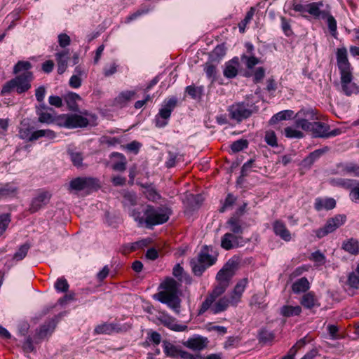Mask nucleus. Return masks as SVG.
Wrapping results in <instances>:
<instances>
[{"label": "nucleus", "mask_w": 359, "mask_h": 359, "mask_svg": "<svg viewBox=\"0 0 359 359\" xmlns=\"http://www.w3.org/2000/svg\"><path fill=\"white\" fill-rule=\"evenodd\" d=\"M177 282L172 278H168L161 284L163 291L158 292L156 299L163 304H167L175 313H180L181 300L178 296Z\"/></svg>", "instance_id": "1"}, {"label": "nucleus", "mask_w": 359, "mask_h": 359, "mask_svg": "<svg viewBox=\"0 0 359 359\" xmlns=\"http://www.w3.org/2000/svg\"><path fill=\"white\" fill-rule=\"evenodd\" d=\"M296 126L305 131H310L314 137L328 138L335 137L341 134L339 128L330 130V126L319 121H308L306 118H299L295 121Z\"/></svg>", "instance_id": "2"}, {"label": "nucleus", "mask_w": 359, "mask_h": 359, "mask_svg": "<svg viewBox=\"0 0 359 359\" xmlns=\"http://www.w3.org/2000/svg\"><path fill=\"white\" fill-rule=\"evenodd\" d=\"M171 214L172 210L169 208H155L147 205L144 210V215L146 217L145 227L151 229L154 226L167 222Z\"/></svg>", "instance_id": "3"}, {"label": "nucleus", "mask_w": 359, "mask_h": 359, "mask_svg": "<svg viewBox=\"0 0 359 359\" xmlns=\"http://www.w3.org/2000/svg\"><path fill=\"white\" fill-rule=\"evenodd\" d=\"M33 79L34 76L32 72H22L4 84L1 89V94H8L13 90L18 94H22L31 88V82Z\"/></svg>", "instance_id": "4"}, {"label": "nucleus", "mask_w": 359, "mask_h": 359, "mask_svg": "<svg viewBox=\"0 0 359 359\" xmlns=\"http://www.w3.org/2000/svg\"><path fill=\"white\" fill-rule=\"evenodd\" d=\"M228 112L231 119L237 123H241L250 117L253 114V110L252 109V105L248 102H241L231 105L228 109Z\"/></svg>", "instance_id": "5"}, {"label": "nucleus", "mask_w": 359, "mask_h": 359, "mask_svg": "<svg viewBox=\"0 0 359 359\" xmlns=\"http://www.w3.org/2000/svg\"><path fill=\"white\" fill-rule=\"evenodd\" d=\"M100 188L98 180L93 177H76L68 185L69 191H81L83 190H97Z\"/></svg>", "instance_id": "6"}, {"label": "nucleus", "mask_w": 359, "mask_h": 359, "mask_svg": "<svg viewBox=\"0 0 359 359\" xmlns=\"http://www.w3.org/2000/svg\"><path fill=\"white\" fill-rule=\"evenodd\" d=\"M346 216L345 215H336L333 217L328 218L324 226L319 228L316 231L318 238H321L336 231L345 224Z\"/></svg>", "instance_id": "7"}, {"label": "nucleus", "mask_w": 359, "mask_h": 359, "mask_svg": "<svg viewBox=\"0 0 359 359\" xmlns=\"http://www.w3.org/2000/svg\"><path fill=\"white\" fill-rule=\"evenodd\" d=\"M177 99L172 97L165 101L163 106L159 110L158 116L156 117V126L158 128L165 127L168 124L166 121L170 117L171 113L176 107Z\"/></svg>", "instance_id": "8"}, {"label": "nucleus", "mask_w": 359, "mask_h": 359, "mask_svg": "<svg viewBox=\"0 0 359 359\" xmlns=\"http://www.w3.org/2000/svg\"><path fill=\"white\" fill-rule=\"evenodd\" d=\"M238 267V262L236 259L232 258L229 259L223 267L218 271L216 276L217 280L229 285L230 280L234 276Z\"/></svg>", "instance_id": "9"}, {"label": "nucleus", "mask_w": 359, "mask_h": 359, "mask_svg": "<svg viewBox=\"0 0 359 359\" xmlns=\"http://www.w3.org/2000/svg\"><path fill=\"white\" fill-rule=\"evenodd\" d=\"M323 1L313 2L307 4H293V9L296 12L302 13H309L315 19H320L325 16L326 13L321 11L320 8L323 7Z\"/></svg>", "instance_id": "10"}, {"label": "nucleus", "mask_w": 359, "mask_h": 359, "mask_svg": "<svg viewBox=\"0 0 359 359\" xmlns=\"http://www.w3.org/2000/svg\"><path fill=\"white\" fill-rule=\"evenodd\" d=\"M228 287L229 285L221 282H218V284L215 287L212 292L208 295L205 301L202 303L201 308L198 310V315H201L207 311L215 299L222 295Z\"/></svg>", "instance_id": "11"}, {"label": "nucleus", "mask_w": 359, "mask_h": 359, "mask_svg": "<svg viewBox=\"0 0 359 359\" xmlns=\"http://www.w3.org/2000/svg\"><path fill=\"white\" fill-rule=\"evenodd\" d=\"M163 348L165 354L168 357L177 358V356H180L184 359H194L192 354L182 351L180 347L175 346L168 341H163Z\"/></svg>", "instance_id": "12"}, {"label": "nucleus", "mask_w": 359, "mask_h": 359, "mask_svg": "<svg viewBox=\"0 0 359 359\" xmlns=\"http://www.w3.org/2000/svg\"><path fill=\"white\" fill-rule=\"evenodd\" d=\"M60 118L64 120L62 126L67 128L86 127L89 123L86 118L78 114L62 115Z\"/></svg>", "instance_id": "13"}, {"label": "nucleus", "mask_w": 359, "mask_h": 359, "mask_svg": "<svg viewBox=\"0 0 359 359\" xmlns=\"http://www.w3.org/2000/svg\"><path fill=\"white\" fill-rule=\"evenodd\" d=\"M242 236L226 233L221 239V247L226 250L237 248L243 244Z\"/></svg>", "instance_id": "14"}, {"label": "nucleus", "mask_w": 359, "mask_h": 359, "mask_svg": "<svg viewBox=\"0 0 359 359\" xmlns=\"http://www.w3.org/2000/svg\"><path fill=\"white\" fill-rule=\"evenodd\" d=\"M340 74L342 92L347 96L357 93L358 88L355 83L352 82L353 76L351 72L342 73Z\"/></svg>", "instance_id": "15"}, {"label": "nucleus", "mask_w": 359, "mask_h": 359, "mask_svg": "<svg viewBox=\"0 0 359 359\" xmlns=\"http://www.w3.org/2000/svg\"><path fill=\"white\" fill-rule=\"evenodd\" d=\"M58 322L57 317L55 316L48 321L45 322L39 330H36L35 339L41 340L46 337L50 336L56 327Z\"/></svg>", "instance_id": "16"}, {"label": "nucleus", "mask_w": 359, "mask_h": 359, "mask_svg": "<svg viewBox=\"0 0 359 359\" xmlns=\"http://www.w3.org/2000/svg\"><path fill=\"white\" fill-rule=\"evenodd\" d=\"M51 194L48 191L40 192L32 199L29 207V211L32 213L37 212L48 203Z\"/></svg>", "instance_id": "17"}, {"label": "nucleus", "mask_w": 359, "mask_h": 359, "mask_svg": "<svg viewBox=\"0 0 359 359\" xmlns=\"http://www.w3.org/2000/svg\"><path fill=\"white\" fill-rule=\"evenodd\" d=\"M337 66L340 74L350 72V63L347 57V50L343 47L338 48L337 51Z\"/></svg>", "instance_id": "18"}, {"label": "nucleus", "mask_w": 359, "mask_h": 359, "mask_svg": "<svg viewBox=\"0 0 359 359\" xmlns=\"http://www.w3.org/2000/svg\"><path fill=\"white\" fill-rule=\"evenodd\" d=\"M248 280L245 278L239 280L230 295L231 305L236 306L240 302L241 296L248 285Z\"/></svg>", "instance_id": "19"}, {"label": "nucleus", "mask_w": 359, "mask_h": 359, "mask_svg": "<svg viewBox=\"0 0 359 359\" xmlns=\"http://www.w3.org/2000/svg\"><path fill=\"white\" fill-rule=\"evenodd\" d=\"M158 320L161 324L171 330L175 332H183L187 330V325L177 324L176 319L169 316L163 315L158 318Z\"/></svg>", "instance_id": "20"}, {"label": "nucleus", "mask_w": 359, "mask_h": 359, "mask_svg": "<svg viewBox=\"0 0 359 359\" xmlns=\"http://www.w3.org/2000/svg\"><path fill=\"white\" fill-rule=\"evenodd\" d=\"M18 194V187L13 183L0 184V200L15 197Z\"/></svg>", "instance_id": "21"}, {"label": "nucleus", "mask_w": 359, "mask_h": 359, "mask_svg": "<svg viewBox=\"0 0 359 359\" xmlns=\"http://www.w3.org/2000/svg\"><path fill=\"white\" fill-rule=\"evenodd\" d=\"M55 58L57 66V73L62 74L67 68V63L69 58V53L67 50H64L55 54Z\"/></svg>", "instance_id": "22"}, {"label": "nucleus", "mask_w": 359, "mask_h": 359, "mask_svg": "<svg viewBox=\"0 0 359 359\" xmlns=\"http://www.w3.org/2000/svg\"><path fill=\"white\" fill-rule=\"evenodd\" d=\"M273 229L275 234L285 241H290L291 240V234L283 222L276 220L273 224Z\"/></svg>", "instance_id": "23"}, {"label": "nucleus", "mask_w": 359, "mask_h": 359, "mask_svg": "<svg viewBox=\"0 0 359 359\" xmlns=\"http://www.w3.org/2000/svg\"><path fill=\"white\" fill-rule=\"evenodd\" d=\"M208 340L205 337H197L195 338H190L184 343V345L189 348L201 351L206 347Z\"/></svg>", "instance_id": "24"}, {"label": "nucleus", "mask_w": 359, "mask_h": 359, "mask_svg": "<svg viewBox=\"0 0 359 359\" xmlns=\"http://www.w3.org/2000/svg\"><path fill=\"white\" fill-rule=\"evenodd\" d=\"M300 304L307 309H312L313 307L320 306L318 299L313 292H309L304 294L300 300Z\"/></svg>", "instance_id": "25"}, {"label": "nucleus", "mask_w": 359, "mask_h": 359, "mask_svg": "<svg viewBox=\"0 0 359 359\" xmlns=\"http://www.w3.org/2000/svg\"><path fill=\"white\" fill-rule=\"evenodd\" d=\"M336 206V201L332 198H317L315 200L314 208L317 211H320L323 209L329 210L334 208Z\"/></svg>", "instance_id": "26"}, {"label": "nucleus", "mask_w": 359, "mask_h": 359, "mask_svg": "<svg viewBox=\"0 0 359 359\" xmlns=\"http://www.w3.org/2000/svg\"><path fill=\"white\" fill-rule=\"evenodd\" d=\"M230 304L231 299L227 297H223L214 304L212 303L208 309H210L212 313L217 314L226 311Z\"/></svg>", "instance_id": "27"}, {"label": "nucleus", "mask_w": 359, "mask_h": 359, "mask_svg": "<svg viewBox=\"0 0 359 359\" xmlns=\"http://www.w3.org/2000/svg\"><path fill=\"white\" fill-rule=\"evenodd\" d=\"M238 60L234 57L226 63L223 72L224 76L229 79H233L238 74Z\"/></svg>", "instance_id": "28"}, {"label": "nucleus", "mask_w": 359, "mask_h": 359, "mask_svg": "<svg viewBox=\"0 0 359 359\" xmlns=\"http://www.w3.org/2000/svg\"><path fill=\"white\" fill-rule=\"evenodd\" d=\"M231 234L241 236L243 233L244 228L242 226L241 220L236 215L231 217L226 222Z\"/></svg>", "instance_id": "29"}, {"label": "nucleus", "mask_w": 359, "mask_h": 359, "mask_svg": "<svg viewBox=\"0 0 359 359\" xmlns=\"http://www.w3.org/2000/svg\"><path fill=\"white\" fill-rule=\"evenodd\" d=\"M197 258L198 259L199 262L204 264V265H207V267L213 265L217 260L216 257L209 254L208 247L206 245L201 250Z\"/></svg>", "instance_id": "30"}, {"label": "nucleus", "mask_w": 359, "mask_h": 359, "mask_svg": "<svg viewBox=\"0 0 359 359\" xmlns=\"http://www.w3.org/2000/svg\"><path fill=\"white\" fill-rule=\"evenodd\" d=\"M328 151V147H325L322 149H318L313 151L303 160V164L305 166H311L317 159H318L323 154Z\"/></svg>", "instance_id": "31"}, {"label": "nucleus", "mask_w": 359, "mask_h": 359, "mask_svg": "<svg viewBox=\"0 0 359 359\" xmlns=\"http://www.w3.org/2000/svg\"><path fill=\"white\" fill-rule=\"evenodd\" d=\"M250 306L252 308H255L256 309H265L267 306V303H266L265 299V295L263 293L255 294L251 297Z\"/></svg>", "instance_id": "32"}, {"label": "nucleus", "mask_w": 359, "mask_h": 359, "mask_svg": "<svg viewBox=\"0 0 359 359\" xmlns=\"http://www.w3.org/2000/svg\"><path fill=\"white\" fill-rule=\"evenodd\" d=\"M310 284L306 277H302L296 280L292 285V290L294 293L299 294L309 290Z\"/></svg>", "instance_id": "33"}, {"label": "nucleus", "mask_w": 359, "mask_h": 359, "mask_svg": "<svg viewBox=\"0 0 359 359\" xmlns=\"http://www.w3.org/2000/svg\"><path fill=\"white\" fill-rule=\"evenodd\" d=\"M42 137H45L48 140H53L56 137V134L53 130L49 129L38 130L31 133L29 141H34Z\"/></svg>", "instance_id": "34"}, {"label": "nucleus", "mask_w": 359, "mask_h": 359, "mask_svg": "<svg viewBox=\"0 0 359 359\" xmlns=\"http://www.w3.org/2000/svg\"><path fill=\"white\" fill-rule=\"evenodd\" d=\"M142 187L145 189L144 194L148 200L156 202L161 198V195L152 184H142Z\"/></svg>", "instance_id": "35"}, {"label": "nucleus", "mask_w": 359, "mask_h": 359, "mask_svg": "<svg viewBox=\"0 0 359 359\" xmlns=\"http://www.w3.org/2000/svg\"><path fill=\"white\" fill-rule=\"evenodd\" d=\"M302 313V308L300 306H290L285 305L280 309V313L283 317H292L294 316H299Z\"/></svg>", "instance_id": "36"}, {"label": "nucleus", "mask_w": 359, "mask_h": 359, "mask_svg": "<svg viewBox=\"0 0 359 359\" xmlns=\"http://www.w3.org/2000/svg\"><path fill=\"white\" fill-rule=\"evenodd\" d=\"M359 274L355 272H352L349 274L347 280V284L349 285V288L347 290V292L350 295L354 294V290L359 288Z\"/></svg>", "instance_id": "37"}, {"label": "nucleus", "mask_w": 359, "mask_h": 359, "mask_svg": "<svg viewBox=\"0 0 359 359\" xmlns=\"http://www.w3.org/2000/svg\"><path fill=\"white\" fill-rule=\"evenodd\" d=\"M342 248L351 255L359 254V243L353 238L344 241L342 245Z\"/></svg>", "instance_id": "38"}, {"label": "nucleus", "mask_w": 359, "mask_h": 359, "mask_svg": "<svg viewBox=\"0 0 359 359\" xmlns=\"http://www.w3.org/2000/svg\"><path fill=\"white\" fill-rule=\"evenodd\" d=\"M294 111L292 110L281 111L273 115L270 119V124L273 125L283 120L290 119L293 116Z\"/></svg>", "instance_id": "39"}, {"label": "nucleus", "mask_w": 359, "mask_h": 359, "mask_svg": "<svg viewBox=\"0 0 359 359\" xmlns=\"http://www.w3.org/2000/svg\"><path fill=\"white\" fill-rule=\"evenodd\" d=\"M122 203L124 206H135L137 203V197L133 191H125L123 193Z\"/></svg>", "instance_id": "40"}, {"label": "nucleus", "mask_w": 359, "mask_h": 359, "mask_svg": "<svg viewBox=\"0 0 359 359\" xmlns=\"http://www.w3.org/2000/svg\"><path fill=\"white\" fill-rule=\"evenodd\" d=\"M190 266L193 273L197 276H201L208 268L207 265H204V264L199 262L198 258L192 259L190 261Z\"/></svg>", "instance_id": "41"}, {"label": "nucleus", "mask_w": 359, "mask_h": 359, "mask_svg": "<svg viewBox=\"0 0 359 359\" xmlns=\"http://www.w3.org/2000/svg\"><path fill=\"white\" fill-rule=\"evenodd\" d=\"M135 94L136 92L134 90H127L122 92L116 97V102L119 104H124L133 99Z\"/></svg>", "instance_id": "42"}, {"label": "nucleus", "mask_w": 359, "mask_h": 359, "mask_svg": "<svg viewBox=\"0 0 359 359\" xmlns=\"http://www.w3.org/2000/svg\"><path fill=\"white\" fill-rule=\"evenodd\" d=\"M226 55V48L224 44L217 46L210 54L212 61L217 62Z\"/></svg>", "instance_id": "43"}, {"label": "nucleus", "mask_w": 359, "mask_h": 359, "mask_svg": "<svg viewBox=\"0 0 359 359\" xmlns=\"http://www.w3.org/2000/svg\"><path fill=\"white\" fill-rule=\"evenodd\" d=\"M115 330V325L111 323H102L101 325H98L95 328V333L97 334H110Z\"/></svg>", "instance_id": "44"}, {"label": "nucleus", "mask_w": 359, "mask_h": 359, "mask_svg": "<svg viewBox=\"0 0 359 359\" xmlns=\"http://www.w3.org/2000/svg\"><path fill=\"white\" fill-rule=\"evenodd\" d=\"M321 11L326 13V15L323 18H320L321 19H327V23L328 28L330 29V33L332 36H335L337 33V21L330 14L328 11L321 10Z\"/></svg>", "instance_id": "45"}, {"label": "nucleus", "mask_w": 359, "mask_h": 359, "mask_svg": "<svg viewBox=\"0 0 359 359\" xmlns=\"http://www.w3.org/2000/svg\"><path fill=\"white\" fill-rule=\"evenodd\" d=\"M297 119L299 118H306L309 121L310 120L313 121L317 118L316 117V112L312 109H302L299 111L296 114Z\"/></svg>", "instance_id": "46"}, {"label": "nucleus", "mask_w": 359, "mask_h": 359, "mask_svg": "<svg viewBox=\"0 0 359 359\" xmlns=\"http://www.w3.org/2000/svg\"><path fill=\"white\" fill-rule=\"evenodd\" d=\"M11 221V215L10 213H4L0 215V236L6 231Z\"/></svg>", "instance_id": "47"}, {"label": "nucleus", "mask_w": 359, "mask_h": 359, "mask_svg": "<svg viewBox=\"0 0 359 359\" xmlns=\"http://www.w3.org/2000/svg\"><path fill=\"white\" fill-rule=\"evenodd\" d=\"M185 92L190 95L193 99L200 97L203 92V87L195 86H189L186 88Z\"/></svg>", "instance_id": "48"}, {"label": "nucleus", "mask_w": 359, "mask_h": 359, "mask_svg": "<svg viewBox=\"0 0 359 359\" xmlns=\"http://www.w3.org/2000/svg\"><path fill=\"white\" fill-rule=\"evenodd\" d=\"M32 64L28 61H19L13 67V73L18 74L21 72H30Z\"/></svg>", "instance_id": "49"}, {"label": "nucleus", "mask_w": 359, "mask_h": 359, "mask_svg": "<svg viewBox=\"0 0 359 359\" xmlns=\"http://www.w3.org/2000/svg\"><path fill=\"white\" fill-rule=\"evenodd\" d=\"M112 156H118V158H120L121 159V161L120 162L114 163L112 165V168L116 171H121V172L124 171L126 169V161L125 156L122 154L117 153V152L113 153Z\"/></svg>", "instance_id": "50"}, {"label": "nucleus", "mask_w": 359, "mask_h": 359, "mask_svg": "<svg viewBox=\"0 0 359 359\" xmlns=\"http://www.w3.org/2000/svg\"><path fill=\"white\" fill-rule=\"evenodd\" d=\"M130 216L134 219V220L137 222L138 226H145L146 225V217L143 214L142 215V212L137 209L132 210L130 212Z\"/></svg>", "instance_id": "51"}, {"label": "nucleus", "mask_w": 359, "mask_h": 359, "mask_svg": "<svg viewBox=\"0 0 359 359\" xmlns=\"http://www.w3.org/2000/svg\"><path fill=\"white\" fill-rule=\"evenodd\" d=\"M36 113L39 115V121L40 123H50L54 121L53 116L50 112L43 111L39 109L36 110Z\"/></svg>", "instance_id": "52"}, {"label": "nucleus", "mask_w": 359, "mask_h": 359, "mask_svg": "<svg viewBox=\"0 0 359 359\" xmlns=\"http://www.w3.org/2000/svg\"><path fill=\"white\" fill-rule=\"evenodd\" d=\"M81 100V97L79 95H78L76 93H69L66 97L65 100L69 106V107L72 109L75 110L76 107V100Z\"/></svg>", "instance_id": "53"}, {"label": "nucleus", "mask_w": 359, "mask_h": 359, "mask_svg": "<svg viewBox=\"0 0 359 359\" xmlns=\"http://www.w3.org/2000/svg\"><path fill=\"white\" fill-rule=\"evenodd\" d=\"M30 245L27 243L21 245L18 250L14 254L13 259L16 261L22 260L26 257Z\"/></svg>", "instance_id": "54"}, {"label": "nucleus", "mask_w": 359, "mask_h": 359, "mask_svg": "<svg viewBox=\"0 0 359 359\" xmlns=\"http://www.w3.org/2000/svg\"><path fill=\"white\" fill-rule=\"evenodd\" d=\"M206 76L208 79H211V82L213 83L216 80L217 69L216 67L209 62H207L204 67Z\"/></svg>", "instance_id": "55"}, {"label": "nucleus", "mask_w": 359, "mask_h": 359, "mask_svg": "<svg viewBox=\"0 0 359 359\" xmlns=\"http://www.w3.org/2000/svg\"><path fill=\"white\" fill-rule=\"evenodd\" d=\"M275 337L274 334L267 330L263 329L259 333V339L264 343L271 342Z\"/></svg>", "instance_id": "56"}, {"label": "nucleus", "mask_w": 359, "mask_h": 359, "mask_svg": "<svg viewBox=\"0 0 359 359\" xmlns=\"http://www.w3.org/2000/svg\"><path fill=\"white\" fill-rule=\"evenodd\" d=\"M67 280L64 278H58L55 283V288L57 292H66L69 290Z\"/></svg>", "instance_id": "57"}, {"label": "nucleus", "mask_w": 359, "mask_h": 359, "mask_svg": "<svg viewBox=\"0 0 359 359\" xmlns=\"http://www.w3.org/2000/svg\"><path fill=\"white\" fill-rule=\"evenodd\" d=\"M241 60L245 63V65L248 69H252L259 63V60L255 56H247L245 55H243L241 56Z\"/></svg>", "instance_id": "58"}, {"label": "nucleus", "mask_w": 359, "mask_h": 359, "mask_svg": "<svg viewBox=\"0 0 359 359\" xmlns=\"http://www.w3.org/2000/svg\"><path fill=\"white\" fill-rule=\"evenodd\" d=\"M264 140L271 147H273L278 145L276 135L273 130H267L265 133Z\"/></svg>", "instance_id": "59"}, {"label": "nucleus", "mask_w": 359, "mask_h": 359, "mask_svg": "<svg viewBox=\"0 0 359 359\" xmlns=\"http://www.w3.org/2000/svg\"><path fill=\"white\" fill-rule=\"evenodd\" d=\"M248 142L246 140H238L233 142L231 145V149L233 152H238L245 148H247Z\"/></svg>", "instance_id": "60"}, {"label": "nucleus", "mask_w": 359, "mask_h": 359, "mask_svg": "<svg viewBox=\"0 0 359 359\" xmlns=\"http://www.w3.org/2000/svg\"><path fill=\"white\" fill-rule=\"evenodd\" d=\"M69 154L73 165L76 167L82 165L83 154L80 152L69 151Z\"/></svg>", "instance_id": "61"}, {"label": "nucleus", "mask_w": 359, "mask_h": 359, "mask_svg": "<svg viewBox=\"0 0 359 359\" xmlns=\"http://www.w3.org/2000/svg\"><path fill=\"white\" fill-rule=\"evenodd\" d=\"M285 135L287 138L300 139L304 137L303 133L295 129H293L291 127H287L285 128Z\"/></svg>", "instance_id": "62"}, {"label": "nucleus", "mask_w": 359, "mask_h": 359, "mask_svg": "<svg viewBox=\"0 0 359 359\" xmlns=\"http://www.w3.org/2000/svg\"><path fill=\"white\" fill-rule=\"evenodd\" d=\"M280 20H281V27H282V29H283V32L285 33V34L287 36H291L293 34V32L291 28L290 21L288 20L285 17H281Z\"/></svg>", "instance_id": "63"}, {"label": "nucleus", "mask_w": 359, "mask_h": 359, "mask_svg": "<svg viewBox=\"0 0 359 359\" xmlns=\"http://www.w3.org/2000/svg\"><path fill=\"white\" fill-rule=\"evenodd\" d=\"M343 171L348 173H353L355 176L359 177V165L353 163L344 165Z\"/></svg>", "instance_id": "64"}]
</instances>
